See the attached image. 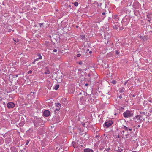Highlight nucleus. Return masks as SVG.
<instances>
[{
	"instance_id": "29",
	"label": "nucleus",
	"mask_w": 152,
	"mask_h": 152,
	"mask_svg": "<svg viewBox=\"0 0 152 152\" xmlns=\"http://www.w3.org/2000/svg\"><path fill=\"white\" fill-rule=\"evenodd\" d=\"M129 134H127L125 135V136H126L127 138L129 137Z\"/></svg>"
},
{
	"instance_id": "41",
	"label": "nucleus",
	"mask_w": 152,
	"mask_h": 152,
	"mask_svg": "<svg viewBox=\"0 0 152 152\" xmlns=\"http://www.w3.org/2000/svg\"><path fill=\"white\" fill-rule=\"evenodd\" d=\"M21 124L20 125V126H23V124H21Z\"/></svg>"
},
{
	"instance_id": "10",
	"label": "nucleus",
	"mask_w": 152,
	"mask_h": 152,
	"mask_svg": "<svg viewBox=\"0 0 152 152\" xmlns=\"http://www.w3.org/2000/svg\"><path fill=\"white\" fill-rule=\"evenodd\" d=\"M124 129L125 131L129 130V131H132V129H131L129 128L128 127H126L125 126H124Z\"/></svg>"
},
{
	"instance_id": "3",
	"label": "nucleus",
	"mask_w": 152,
	"mask_h": 152,
	"mask_svg": "<svg viewBox=\"0 0 152 152\" xmlns=\"http://www.w3.org/2000/svg\"><path fill=\"white\" fill-rule=\"evenodd\" d=\"M123 116L125 118L129 117L132 116V113L129 110H126L123 113Z\"/></svg>"
},
{
	"instance_id": "19",
	"label": "nucleus",
	"mask_w": 152,
	"mask_h": 152,
	"mask_svg": "<svg viewBox=\"0 0 152 152\" xmlns=\"http://www.w3.org/2000/svg\"><path fill=\"white\" fill-rule=\"evenodd\" d=\"M35 92H31V95H33L34 94H35Z\"/></svg>"
},
{
	"instance_id": "35",
	"label": "nucleus",
	"mask_w": 152,
	"mask_h": 152,
	"mask_svg": "<svg viewBox=\"0 0 152 152\" xmlns=\"http://www.w3.org/2000/svg\"><path fill=\"white\" fill-rule=\"evenodd\" d=\"M105 14V13L104 12H103L102 13V15H104Z\"/></svg>"
},
{
	"instance_id": "36",
	"label": "nucleus",
	"mask_w": 152,
	"mask_h": 152,
	"mask_svg": "<svg viewBox=\"0 0 152 152\" xmlns=\"http://www.w3.org/2000/svg\"><path fill=\"white\" fill-rule=\"evenodd\" d=\"M95 137H96V138H97V137H99V136L98 135H96V136Z\"/></svg>"
},
{
	"instance_id": "33",
	"label": "nucleus",
	"mask_w": 152,
	"mask_h": 152,
	"mask_svg": "<svg viewBox=\"0 0 152 152\" xmlns=\"http://www.w3.org/2000/svg\"><path fill=\"white\" fill-rule=\"evenodd\" d=\"M85 85L86 86H88V84L87 83H86L85 84Z\"/></svg>"
},
{
	"instance_id": "15",
	"label": "nucleus",
	"mask_w": 152,
	"mask_h": 152,
	"mask_svg": "<svg viewBox=\"0 0 152 152\" xmlns=\"http://www.w3.org/2000/svg\"><path fill=\"white\" fill-rule=\"evenodd\" d=\"M111 83L113 84H115L116 83V81L115 80H113Z\"/></svg>"
},
{
	"instance_id": "26",
	"label": "nucleus",
	"mask_w": 152,
	"mask_h": 152,
	"mask_svg": "<svg viewBox=\"0 0 152 152\" xmlns=\"http://www.w3.org/2000/svg\"><path fill=\"white\" fill-rule=\"evenodd\" d=\"M128 81H129V80H127L125 82L124 84L125 85H126V84L128 82Z\"/></svg>"
},
{
	"instance_id": "20",
	"label": "nucleus",
	"mask_w": 152,
	"mask_h": 152,
	"mask_svg": "<svg viewBox=\"0 0 152 152\" xmlns=\"http://www.w3.org/2000/svg\"><path fill=\"white\" fill-rule=\"evenodd\" d=\"M140 113L141 114H143L145 115V112H140Z\"/></svg>"
},
{
	"instance_id": "48",
	"label": "nucleus",
	"mask_w": 152,
	"mask_h": 152,
	"mask_svg": "<svg viewBox=\"0 0 152 152\" xmlns=\"http://www.w3.org/2000/svg\"><path fill=\"white\" fill-rule=\"evenodd\" d=\"M104 136H105V134H104Z\"/></svg>"
},
{
	"instance_id": "47",
	"label": "nucleus",
	"mask_w": 152,
	"mask_h": 152,
	"mask_svg": "<svg viewBox=\"0 0 152 152\" xmlns=\"http://www.w3.org/2000/svg\"><path fill=\"white\" fill-rule=\"evenodd\" d=\"M81 94V93H79V94L80 95V94Z\"/></svg>"
},
{
	"instance_id": "16",
	"label": "nucleus",
	"mask_w": 152,
	"mask_h": 152,
	"mask_svg": "<svg viewBox=\"0 0 152 152\" xmlns=\"http://www.w3.org/2000/svg\"><path fill=\"white\" fill-rule=\"evenodd\" d=\"M29 141H30V140H27V141H26V142L25 145H27L28 144Z\"/></svg>"
},
{
	"instance_id": "27",
	"label": "nucleus",
	"mask_w": 152,
	"mask_h": 152,
	"mask_svg": "<svg viewBox=\"0 0 152 152\" xmlns=\"http://www.w3.org/2000/svg\"><path fill=\"white\" fill-rule=\"evenodd\" d=\"M43 23H41L39 24V26L40 27H42V26L43 25Z\"/></svg>"
},
{
	"instance_id": "12",
	"label": "nucleus",
	"mask_w": 152,
	"mask_h": 152,
	"mask_svg": "<svg viewBox=\"0 0 152 152\" xmlns=\"http://www.w3.org/2000/svg\"><path fill=\"white\" fill-rule=\"evenodd\" d=\"M37 56L39 57L37 58L38 60V59H42V57L40 54H38Z\"/></svg>"
},
{
	"instance_id": "9",
	"label": "nucleus",
	"mask_w": 152,
	"mask_h": 152,
	"mask_svg": "<svg viewBox=\"0 0 152 152\" xmlns=\"http://www.w3.org/2000/svg\"><path fill=\"white\" fill-rule=\"evenodd\" d=\"M72 145L73 147L75 148H77L78 147L77 145L76 142H72Z\"/></svg>"
},
{
	"instance_id": "6",
	"label": "nucleus",
	"mask_w": 152,
	"mask_h": 152,
	"mask_svg": "<svg viewBox=\"0 0 152 152\" xmlns=\"http://www.w3.org/2000/svg\"><path fill=\"white\" fill-rule=\"evenodd\" d=\"M55 105L56 108L55 110V112L56 113V111H58L59 110L60 107H61V105L60 103H55Z\"/></svg>"
},
{
	"instance_id": "39",
	"label": "nucleus",
	"mask_w": 152,
	"mask_h": 152,
	"mask_svg": "<svg viewBox=\"0 0 152 152\" xmlns=\"http://www.w3.org/2000/svg\"><path fill=\"white\" fill-rule=\"evenodd\" d=\"M119 97L120 98V99H121L122 98V96H119Z\"/></svg>"
},
{
	"instance_id": "44",
	"label": "nucleus",
	"mask_w": 152,
	"mask_h": 152,
	"mask_svg": "<svg viewBox=\"0 0 152 152\" xmlns=\"http://www.w3.org/2000/svg\"><path fill=\"white\" fill-rule=\"evenodd\" d=\"M34 10H35L36 9L35 7H34Z\"/></svg>"
},
{
	"instance_id": "43",
	"label": "nucleus",
	"mask_w": 152,
	"mask_h": 152,
	"mask_svg": "<svg viewBox=\"0 0 152 152\" xmlns=\"http://www.w3.org/2000/svg\"><path fill=\"white\" fill-rule=\"evenodd\" d=\"M124 132V130H123L122 131V132Z\"/></svg>"
},
{
	"instance_id": "22",
	"label": "nucleus",
	"mask_w": 152,
	"mask_h": 152,
	"mask_svg": "<svg viewBox=\"0 0 152 152\" xmlns=\"http://www.w3.org/2000/svg\"><path fill=\"white\" fill-rule=\"evenodd\" d=\"M99 149H100V150H102L104 148L103 147L101 146L99 147Z\"/></svg>"
},
{
	"instance_id": "2",
	"label": "nucleus",
	"mask_w": 152,
	"mask_h": 152,
	"mask_svg": "<svg viewBox=\"0 0 152 152\" xmlns=\"http://www.w3.org/2000/svg\"><path fill=\"white\" fill-rule=\"evenodd\" d=\"M42 121V120L39 118H36L34 120V126H38L41 125V122Z\"/></svg>"
},
{
	"instance_id": "13",
	"label": "nucleus",
	"mask_w": 152,
	"mask_h": 152,
	"mask_svg": "<svg viewBox=\"0 0 152 152\" xmlns=\"http://www.w3.org/2000/svg\"><path fill=\"white\" fill-rule=\"evenodd\" d=\"M59 85H57L55 86L54 89H55L56 90H57L59 88Z\"/></svg>"
},
{
	"instance_id": "50",
	"label": "nucleus",
	"mask_w": 152,
	"mask_h": 152,
	"mask_svg": "<svg viewBox=\"0 0 152 152\" xmlns=\"http://www.w3.org/2000/svg\"><path fill=\"white\" fill-rule=\"evenodd\" d=\"M118 137H119V135L118 136Z\"/></svg>"
},
{
	"instance_id": "51",
	"label": "nucleus",
	"mask_w": 152,
	"mask_h": 152,
	"mask_svg": "<svg viewBox=\"0 0 152 152\" xmlns=\"http://www.w3.org/2000/svg\"><path fill=\"white\" fill-rule=\"evenodd\" d=\"M132 152H135L134 151H132Z\"/></svg>"
},
{
	"instance_id": "24",
	"label": "nucleus",
	"mask_w": 152,
	"mask_h": 152,
	"mask_svg": "<svg viewBox=\"0 0 152 152\" xmlns=\"http://www.w3.org/2000/svg\"><path fill=\"white\" fill-rule=\"evenodd\" d=\"M110 150V148H108L107 149H106V151H107V152H108Z\"/></svg>"
},
{
	"instance_id": "28",
	"label": "nucleus",
	"mask_w": 152,
	"mask_h": 152,
	"mask_svg": "<svg viewBox=\"0 0 152 152\" xmlns=\"http://www.w3.org/2000/svg\"><path fill=\"white\" fill-rule=\"evenodd\" d=\"M91 73L88 74V76L89 77H90L91 75Z\"/></svg>"
},
{
	"instance_id": "1",
	"label": "nucleus",
	"mask_w": 152,
	"mask_h": 152,
	"mask_svg": "<svg viewBox=\"0 0 152 152\" xmlns=\"http://www.w3.org/2000/svg\"><path fill=\"white\" fill-rule=\"evenodd\" d=\"M142 119H143L142 116L141 115L136 116L134 118V121L137 123L140 122L141 121H142Z\"/></svg>"
},
{
	"instance_id": "14",
	"label": "nucleus",
	"mask_w": 152,
	"mask_h": 152,
	"mask_svg": "<svg viewBox=\"0 0 152 152\" xmlns=\"http://www.w3.org/2000/svg\"><path fill=\"white\" fill-rule=\"evenodd\" d=\"M78 3L77 2H75L74 3V5L75 6H78Z\"/></svg>"
},
{
	"instance_id": "23",
	"label": "nucleus",
	"mask_w": 152,
	"mask_h": 152,
	"mask_svg": "<svg viewBox=\"0 0 152 152\" xmlns=\"http://www.w3.org/2000/svg\"><path fill=\"white\" fill-rule=\"evenodd\" d=\"M38 59H36L34 60V61L33 62V64H34L35 63V62L37 61Z\"/></svg>"
},
{
	"instance_id": "52",
	"label": "nucleus",
	"mask_w": 152,
	"mask_h": 152,
	"mask_svg": "<svg viewBox=\"0 0 152 152\" xmlns=\"http://www.w3.org/2000/svg\"><path fill=\"white\" fill-rule=\"evenodd\" d=\"M64 99V100H66V99Z\"/></svg>"
},
{
	"instance_id": "42",
	"label": "nucleus",
	"mask_w": 152,
	"mask_h": 152,
	"mask_svg": "<svg viewBox=\"0 0 152 152\" xmlns=\"http://www.w3.org/2000/svg\"><path fill=\"white\" fill-rule=\"evenodd\" d=\"M140 125H138V126H137L138 127H140Z\"/></svg>"
},
{
	"instance_id": "4",
	"label": "nucleus",
	"mask_w": 152,
	"mask_h": 152,
	"mask_svg": "<svg viewBox=\"0 0 152 152\" xmlns=\"http://www.w3.org/2000/svg\"><path fill=\"white\" fill-rule=\"evenodd\" d=\"M113 122L112 121H109L105 122L104 124V127H110L113 124Z\"/></svg>"
},
{
	"instance_id": "5",
	"label": "nucleus",
	"mask_w": 152,
	"mask_h": 152,
	"mask_svg": "<svg viewBox=\"0 0 152 152\" xmlns=\"http://www.w3.org/2000/svg\"><path fill=\"white\" fill-rule=\"evenodd\" d=\"M7 105L8 108L9 109L13 108L15 106V104L12 102H8Z\"/></svg>"
},
{
	"instance_id": "18",
	"label": "nucleus",
	"mask_w": 152,
	"mask_h": 152,
	"mask_svg": "<svg viewBox=\"0 0 152 152\" xmlns=\"http://www.w3.org/2000/svg\"><path fill=\"white\" fill-rule=\"evenodd\" d=\"M119 51L118 50H116L115 51V54H117V55H118L119 54Z\"/></svg>"
},
{
	"instance_id": "38",
	"label": "nucleus",
	"mask_w": 152,
	"mask_h": 152,
	"mask_svg": "<svg viewBox=\"0 0 152 152\" xmlns=\"http://www.w3.org/2000/svg\"><path fill=\"white\" fill-rule=\"evenodd\" d=\"M89 53H90V54H91V53H92V51H89Z\"/></svg>"
},
{
	"instance_id": "11",
	"label": "nucleus",
	"mask_w": 152,
	"mask_h": 152,
	"mask_svg": "<svg viewBox=\"0 0 152 152\" xmlns=\"http://www.w3.org/2000/svg\"><path fill=\"white\" fill-rule=\"evenodd\" d=\"M45 73L46 74H49L50 73L49 70L48 68H46L45 69Z\"/></svg>"
},
{
	"instance_id": "31",
	"label": "nucleus",
	"mask_w": 152,
	"mask_h": 152,
	"mask_svg": "<svg viewBox=\"0 0 152 152\" xmlns=\"http://www.w3.org/2000/svg\"><path fill=\"white\" fill-rule=\"evenodd\" d=\"M53 51L54 52H56L57 51V50L56 49H54L53 50Z\"/></svg>"
},
{
	"instance_id": "21",
	"label": "nucleus",
	"mask_w": 152,
	"mask_h": 152,
	"mask_svg": "<svg viewBox=\"0 0 152 152\" xmlns=\"http://www.w3.org/2000/svg\"><path fill=\"white\" fill-rule=\"evenodd\" d=\"M32 73V71L31 70H30L28 72V73L29 74H31Z\"/></svg>"
},
{
	"instance_id": "34",
	"label": "nucleus",
	"mask_w": 152,
	"mask_h": 152,
	"mask_svg": "<svg viewBox=\"0 0 152 152\" xmlns=\"http://www.w3.org/2000/svg\"><path fill=\"white\" fill-rule=\"evenodd\" d=\"M149 101L151 102H152V100H149Z\"/></svg>"
},
{
	"instance_id": "32",
	"label": "nucleus",
	"mask_w": 152,
	"mask_h": 152,
	"mask_svg": "<svg viewBox=\"0 0 152 152\" xmlns=\"http://www.w3.org/2000/svg\"><path fill=\"white\" fill-rule=\"evenodd\" d=\"M118 16H116L115 17V18L116 19H118Z\"/></svg>"
},
{
	"instance_id": "30",
	"label": "nucleus",
	"mask_w": 152,
	"mask_h": 152,
	"mask_svg": "<svg viewBox=\"0 0 152 152\" xmlns=\"http://www.w3.org/2000/svg\"><path fill=\"white\" fill-rule=\"evenodd\" d=\"M79 64L80 65H81L82 64V61H80L79 62Z\"/></svg>"
},
{
	"instance_id": "53",
	"label": "nucleus",
	"mask_w": 152,
	"mask_h": 152,
	"mask_svg": "<svg viewBox=\"0 0 152 152\" xmlns=\"http://www.w3.org/2000/svg\"><path fill=\"white\" fill-rule=\"evenodd\" d=\"M81 147H83V145H81Z\"/></svg>"
},
{
	"instance_id": "45",
	"label": "nucleus",
	"mask_w": 152,
	"mask_h": 152,
	"mask_svg": "<svg viewBox=\"0 0 152 152\" xmlns=\"http://www.w3.org/2000/svg\"><path fill=\"white\" fill-rule=\"evenodd\" d=\"M78 27V26H76V27L77 28Z\"/></svg>"
},
{
	"instance_id": "49",
	"label": "nucleus",
	"mask_w": 152,
	"mask_h": 152,
	"mask_svg": "<svg viewBox=\"0 0 152 152\" xmlns=\"http://www.w3.org/2000/svg\"><path fill=\"white\" fill-rule=\"evenodd\" d=\"M133 96L134 97V95H133Z\"/></svg>"
},
{
	"instance_id": "40",
	"label": "nucleus",
	"mask_w": 152,
	"mask_h": 152,
	"mask_svg": "<svg viewBox=\"0 0 152 152\" xmlns=\"http://www.w3.org/2000/svg\"><path fill=\"white\" fill-rule=\"evenodd\" d=\"M117 152H121L120 150H118Z\"/></svg>"
},
{
	"instance_id": "46",
	"label": "nucleus",
	"mask_w": 152,
	"mask_h": 152,
	"mask_svg": "<svg viewBox=\"0 0 152 152\" xmlns=\"http://www.w3.org/2000/svg\"><path fill=\"white\" fill-rule=\"evenodd\" d=\"M15 77H18V75H16L15 76Z\"/></svg>"
},
{
	"instance_id": "7",
	"label": "nucleus",
	"mask_w": 152,
	"mask_h": 152,
	"mask_svg": "<svg viewBox=\"0 0 152 152\" xmlns=\"http://www.w3.org/2000/svg\"><path fill=\"white\" fill-rule=\"evenodd\" d=\"M50 112L49 110H46L44 111L43 115L45 117H48L50 115Z\"/></svg>"
},
{
	"instance_id": "8",
	"label": "nucleus",
	"mask_w": 152,
	"mask_h": 152,
	"mask_svg": "<svg viewBox=\"0 0 152 152\" xmlns=\"http://www.w3.org/2000/svg\"><path fill=\"white\" fill-rule=\"evenodd\" d=\"M84 152H94L93 150L89 148H86L83 150Z\"/></svg>"
},
{
	"instance_id": "25",
	"label": "nucleus",
	"mask_w": 152,
	"mask_h": 152,
	"mask_svg": "<svg viewBox=\"0 0 152 152\" xmlns=\"http://www.w3.org/2000/svg\"><path fill=\"white\" fill-rule=\"evenodd\" d=\"M76 56L77 57H80L81 56V54H78Z\"/></svg>"
},
{
	"instance_id": "37",
	"label": "nucleus",
	"mask_w": 152,
	"mask_h": 152,
	"mask_svg": "<svg viewBox=\"0 0 152 152\" xmlns=\"http://www.w3.org/2000/svg\"><path fill=\"white\" fill-rule=\"evenodd\" d=\"M85 124L84 123H83L82 124V125L83 126H85Z\"/></svg>"
},
{
	"instance_id": "17",
	"label": "nucleus",
	"mask_w": 152,
	"mask_h": 152,
	"mask_svg": "<svg viewBox=\"0 0 152 152\" xmlns=\"http://www.w3.org/2000/svg\"><path fill=\"white\" fill-rule=\"evenodd\" d=\"M84 52L85 53H87V52L89 51V49H87V50H86V49H85L84 50Z\"/></svg>"
}]
</instances>
